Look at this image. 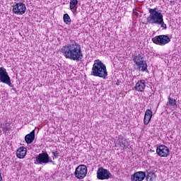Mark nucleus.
<instances>
[{
    "mask_svg": "<svg viewBox=\"0 0 181 181\" xmlns=\"http://www.w3.org/2000/svg\"><path fill=\"white\" fill-rule=\"evenodd\" d=\"M62 52L66 59L74 62H81L84 59V54L80 46H64L62 48Z\"/></svg>",
    "mask_w": 181,
    "mask_h": 181,
    "instance_id": "f257e3e1",
    "label": "nucleus"
},
{
    "mask_svg": "<svg viewBox=\"0 0 181 181\" xmlns=\"http://www.w3.org/2000/svg\"><path fill=\"white\" fill-rule=\"evenodd\" d=\"M149 16L147 17V22L149 25H159L163 30L168 29L166 23L163 21V15L162 11L158 8H149Z\"/></svg>",
    "mask_w": 181,
    "mask_h": 181,
    "instance_id": "f03ea898",
    "label": "nucleus"
},
{
    "mask_svg": "<svg viewBox=\"0 0 181 181\" xmlns=\"http://www.w3.org/2000/svg\"><path fill=\"white\" fill-rule=\"evenodd\" d=\"M91 76L93 77H99L105 80L108 76V71H107V66L100 59L94 61L93 65L90 72Z\"/></svg>",
    "mask_w": 181,
    "mask_h": 181,
    "instance_id": "7ed1b4c3",
    "label": "nucleus"
},
{
    "mask_svg": "<svg viewBox=\"0 0 181 181\" xmlns=\"http://www.w3.org/2000/svg\"><path fill=\"white\" fill-rule=\"evenodd\" d=\"M133 62L134 63V67L135 70L142 72L148 70V64L146 63L144 55L139 54L133 56Z\"/></svg>",
    "mask_w": 181,
    "mask_h": 181,
    "instance_id": "20e7f679",
    "label": "nucleus"
},
{
    "mask_svg": "<svg viewBox=\"0 0 181 181\" xmlns=\"http://www.w3.org/2000/svg\"><path fill=\"white\" fill-rule=\"evenodd\" d=\"M0 83L6 84L8 87H13L12 81H11V76H9L6 69L4 66L0 67Z\"/></svg>",
    "mask_w": 181,
    "mask_h": 181,
    "instance_id": "39448f33",
    "label": "nucleus"
},
{
    "mask_svg": "<svg viewBox=\"0 0 181 181\" xmlns=\"http://www.w3.org/2000/svg\"><path fill=\"white\" fill-rule=\"evenodd\" d=\"M36 165H47V163H54L53 161L50 159V156L47 153L44 152L38 154L35 158Z\"/></svg>",
    "mask_w": 181,
    "mask_h": 181,
    "instance_id": "423d86ee",
    "label": "nucleus"
},
{
    "mask_svg": "<svg viewBox=\"0 0 181 181\" xmlns=\"http://www.w3.org/2000/svg\"><path fill=\"white\" fill-rule=\"evenodd\" d=\"M97 177L99 180H108V179H112V174L110 170L100 167L98 169Z\"/></svg>",
    "mask_w": 181,
    "mask_h": 181,
    "instance_id": "0eeeda50",
    "label": "nucleus"
},
{
    "mask_svg": "<svg viewBox=\"0 0 181 181\" xmlns=\"http://www.w3.org/2000/svg\"><path fill=\"white\" fill-rule=\"evenodd\" d=\"M87 165H79L75 170L74 175L76 179H84L87 176Z\"/></svg>",
    "mask_w": 181,
    "mask_h": 181,
    "instance_id": "6e6552de",
    "label": "nucleus"
},
{
    "mask_svg": "<svg viewBox=\"0 0 181 181\" xmlns=\"http://www.w3.org/2000/svg\"><path fill=\"white\" fill-rule=\"evenodd\" d=\"M13 12L15 15H23L26 12V5L22 2L16 3L13 6Z\"/></svg>",
    "mask_w": 181,
    "mask_h": 181,
    "instance_id": "1a4fd4ad",
    "label": "nucleus"
},
{
    "mask_svg": "<svg viewBox=\"0 0 181 181\" xmlns=\"http://www.w3.org/2000/svg\"><path fill=\"white\" fill-rule=\"evenodd\" d=\"M156 45H168L170 42V38L168 35H162L156 36L152 39Z\"/></svg>",
    "mask_w": 181,
    "mask_h": 181,
    "instance_id": "9d476101",
    "label": "nucleus"
},
{
    "mask_svg": "<svg viewBox=\"0 0 181 181\" xmlns=\"http://www.w3.org/2000/svg\"><path fill=\"white\" fill-rule=\"evenodd\" d=\"M156 153L158 155V156H160V158H168L170 153V151H169L168 146L165 145H160L157 146Z\"/></svg>",
    "mask_w": 181,
    "mask_h": 181,
    "instance_id": "9b49d317",
    "label": "nucleus"
},
{
    "mask_svg": "<svg viewBox=\"0 0 181 181\" xmlns=\"http://www.w3.org/2000/svg\"><path fill=\"white\" fill-rule=\"evenodd\" d=\"M146 177V173L144 171H137L131 176L132 181H144Z\"/></svg>",
    "mask_w": 181,
    "mask_h": 181,
    "instance_id": "f8f14e48",
    "label": "nucleus"
},
{
    "mask_svg": "<svg viewBox=\"0 0 181 181\" xmlns=\"http://www.w3.org/2000/svg\"><path fill=\"white\" fill-rule=\"evenodd\" d=\"M146 88V82H145V80H140L137 81L134 86V89L136 91H138L139 93H144L145 91V88Z\"/></svg>",
    "mask_w": 181,
    "mask_h": 181,
    "instance_id": "ddd939ff",
    "label": "nucleus"
},
{
    "mask_svg": "<svg viewBox=\"0 0 181 181\" xmlns=\"http://www.w3.org/2000/svg\"><path fill=\"white\" fill-rule=\"evenodd\" d=\"M152 110L148 109L145 112L144 118V125H148L149 122H151V119H152Z\"/></svg>",
    "mask_w": 181,
    "mask_h": 181,
    "instance_id": "4468645a",
    "label": "nucleus"
},
{
    "mask_svg": "<svg viewBox=\"0 0 181 181\" xmlns=\"http://www.w3.org/2000/svg\"><path fill=\"white\" fill-rule=\"evenodd\" d=\"M26 152H28V149L25 147H20L16 151L17 158L23 159L26 156Z\"/></svg>",
    "mask_w": 181,
    "mask_h": 181,
    "instance_id": "2eb2a0df",
    "label": "nucleus"
},
{
    "mask_svg": "<svg viewBox=\"0 0 181 181\" xmlns=\"http://www.w3.org/2000/svg\"><path fill=\"white\" fill-rule=\"evenodd\" d=\"M25 141L26 144H32L35 141V130H33L30 134L25 135Z\"/></svg>",
    "mask_w": 181,
    "mask_h": 181,
    "instance_id": "dca6fc26",
    "label": "nucleus"
},
{
    "mask_svg": "<svg viewBox=\"0 0 181 181\" xmlns=\"http://www.w3.org/2000/svg\"><path fill=\"white\" fill-rule=\"evenodd\" d=\"M63 21L66 25H71V18L67 13L64 14Z\"/></svg>",
    "mask_w": 181,
    "mask_h": 181,
    "instance_id": "f3484780",
    "label": "nucleus"
},
{
    "mask_svg": "<svg viewBox=\"0 0 181 181\" xmlns=\"http://www.w3.org/2000/svg\"><path fill=\"white\" fill-rule=\"evenodd\" d=\"M78 4V0H71L69 3V9L73 11Z\"/></svg>",
    "mask_w": 181,
    "mask_h": 181,
    "instance_id": "a211bd4d",
    "label": "nucleus"
},
{
    "mask_svg": "<svg viewBox=\"0 0 181 181\" xmlns=\"http://www.w3.org/2000/svg\"><path fill=\"white\" fill-rule=\"evenodd\" d=\"M167 105H170V107H177V104H176V100L168 97V101L167 103Z\"/></svg>",
    "mask_w": 181,
    "mask_h": 181,
    "instance_id": "6ab92c4d",
    "label": "nucleus"
},
{
    "mask_svg": "<svg viewBox=\"0 0 181 181\" xmlns=\"http://www.w3.org/2000/svg\"><path fill=\"white\" fill-rule=\"evenodd\" d=\"M119 145L124 149L127 146V139L125 138H119Z\"/></svg>",
    "mask_w": 181,
    "mask_h": 181,
    "instance_id": "aec40b11",
    "label": "nucleus"
},
{
    "mask_svg": "<svg viewBox=\"0 0 181 181\" xmlns=\"http://www.w3.org/2000/svg\"><path fill=\"white\" fill-rule=\"evenodd\" d=\"M12 129V127H11V124L6 123V125L4 127L3 131H5V132L8 131H11Z\"/></svg>",
    "mask_w": 181,
    "mask_h": 181,
    "instance_id": "412c9836",
    "label": "nucleus"
},
{
    "mask_svg": "<svg viewBox=\"0 0 181 181\" xmlns=\"http://www.w3.org/2000/svg\"><path fill=\"white\" fill-rule=\"evenodd\" d=\"M52 155H53V159H54V158H56V159H57V158H59V151L57 150V149H56V150H54L53 151H52Z\"/></svg>",
    "mask_w": 181,
    "mask_h": 181,
    "instance_id": "4be33fe9",
    "label": "nucleus"
},
{
    "mask_svg": "<svg viewBox=\"0 0 181 181\" xmlns=\"http://www.w3.org/2000/svg\"><path fill=\"white\" fill-rule=\"evenodd\" d=\"M134 15H135V16H139V13H138V11H134Z\"/></svg>",
    "mask_w": 181,
    "mask_h": 181,
    "instance_id": "5701e85b",
    "label": "nucleus"
},
{
    "mask_svg": "<svg viewBox=\"0 0 181 181\" xmlns=\"http://www.w3.org/2000/svg\"><path fill=\"white\" fill-rule=\"evenodd\" d=\"M0 181H2V175L1 173H0Z\"/></svg>",
    "mask_w": 181,
    "mask_h": 181,
    "instance_id": "b1692460",
    "label": "nucleus"
}]
</instances>
